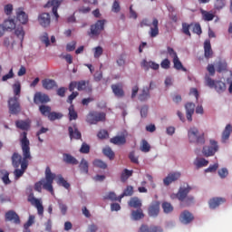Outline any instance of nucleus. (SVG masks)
<instances>
[{
  "instance_id": "nucleus-1",
  "label": "nucleus",
  "mask_w": 232,
  "mask_h": 232,
  "mask_svg": "<svg viewBox=\"0 0 232 232\" xmlns=\"http://www.w3.org/2000/svg\"><path fill=\"white\" fill-rule=\"evenodd\" d=\"M22 140L20 142L22 144V151L23 157L21 154L14 152L12 154V166L15 169L14 170L15 179H20L23 175H24L27 167L29 166V160H33L30 152V141L27 139V133L24 131L22 133Z\"/></svg>"
},
{
  "instance_id": "nucleus-2",
  "label": "nucleus",
  "mask_w": 232,
  "mask_h": 232,
  "mask_svg": "<svg viewBox=\"0 0 232 232\" xmlns=\"http://www.w3.org/2000/svg\"><path fill=\"white\" fill-rule=\"evenodd\" d=\"M44 179H41L38 183H35L34 190L41 193L43 187L44 190L53 195V186L52 185L53 184L55 174L52 173L50 167H47L46 170L44 171Z\"/></svg>"
},
{
  "instance_id": "nucleus-3",
  "label": "nucleus",
  "mask_w": 232,
  "mask_h": 232,
  "mask_svg": "<svg viewBox=\"0 0 232 232\" xmlns=\"http://www.w3.org/2000/svg\"><path fill=\"white\" fill-rule=\"evenodd\" d=\"M2 28H4L6 31H12L14 30V34L16 38L20 41V44L23 43V40H24L25 32L23 29L22 26L16 27V24L14 23V19H7L4 22L3 24H0Z\"/></svg>"
},
{
  "instance_id": "nucleus-4",
  "label": "nucleus",
  "mask_w": 232,
  "mask_h": 232,
  "mask_svg": "<svg viewBox=\"0 0 232 232\" xmlns=\"http://www.w3.org/2000/svg\"><path fill=\"white\" fill-rule=\"evenodd\" d=\"M192 188L187 185V188H179V192L177 193V198L183 202V207H189L193 202H195V198L192 196L188 197L189 191H191Z\"/></svg>"
},
{
  "instance_id": "nucleus-5",
  "label": "nucleus",
  "mask_w": 232,
  "mask_h": 232,
  "mask_svg": "<svg viewBox=\"0 0 232 232\" xmlns=\"http://www.w3.org/2000/svg\"><path fill=\"white\" fill-rule=\"evenodd\" d=\"M188 140L190 143L204 145L206 142L205 133L199 132L196 127H192L188 130Z\"/></svg>"
},
{
  "instance_id": "nucleus-6",
  "label": "nucleus",
  "mask_w": 232,
  "mask_h": 232,
  "mask_svg": "<svg viewBox=\"0 0 232 232\" xmlns=\"http://www.w3.org/2000/svg\"><path fill=\"white\" fill-rule=\"evenodd\" d=\"M140 27H150V32H149L150 38H155V37L159 36V34H160L159 20L157 18H153L151 24H149L148 19H143V21L140 22Z\"/></svg>"
},
{
  "instance_id": "nucleus-7",
  "label": "nucleus",
  "mask_w": 232,
  "mask_h": 232,
  "mask_svg": "<svg viewBox=\"0 0 232 232\" xmlns=\"http://www.w3.org/2000/svg\"><path fill=\"white\" fill-rule=\"evenodd\" d=\"M205 82H206V85L208 86L210 89H215V91H217L218 93H223L227 89L226 83L224 82L214 81L208 75H206Z\"/></svg>"
},
{
  "instance_id": "nucleus-8",
  "label": "nucleus",
  "mask_w": 232,
  "mask_h": 232,
  "mask_svg": "<svg viewBox=\"0 0 232 232\" xmlns=\"http://www.w3.org/2000/svg\"><path fill=\"white\" fill-rule=\"evenodd\" d=\"M106 120V113L91 111L87 115L86 121L91 125H96L98 122H103Z\"/></svg>"
},
{
  "instance_id": "nucleus-9",
  "label": "nucleus",
  "mask_w": 232,
  "mask_h": 232,
  "mask_svg": "<svg viewBox=\"0 0 232 232\" xmlns=\"http://www.w3.org/2000/svg\"><path fill=\"white\" fill-rule=\"evenodd\" d=\"M209 143L210 145H206L202 148L203 157H214L218 150V141L210 140Z\"/></svg>"
},
{
  "instance_id": "nucleus-10",
  "label": "nucleus",
  "mask_w": 232,
  "mask_h": 232,
  "mask_svg": "<svg viewBox=\"0 0 232 232\" xmlns=\"http://www.w3.org/2000/svg\"><path fill=\"white\" fill-rule=\"evenodd\" d=\"M104 24H106V20H99L95 24H92L91 31L88 32V36L92 38L98 37L104 30Z\"/></svg>"
},
{
  "instance_id": "nucleus-11",
  "label": "nucleus",
  "mask_w": 232,
  "mask_h": 232,
  "mask_svg": "<svg viewBox=\"0 0 232 232\" xmlns=\"http://www.w3.org/2000/svg\"><path fill=\"white\" fill-rule=\"evenodd\" d=\"M27 200H28V202L31 203V205L33 207L36 208V210H38V215L43 216V214H44L43 204H42L41 200L34 198V193H31L30 195H28Z\"/></svg>"
},
{
  "instance_id": "nucleus-12",
  "label": "nucleus",
  "mask_w": 232,
  "mask_h": 232,
  "mask_svg": "<svg viewBox=\"0 0 232 232\" xmlns=\"http://www.w3.org/2000/svg\"><path fill=\"white\" fill-rule=\"evenodd\" d=\"M9 111L13 115H16L21 112V105L17 97H12L9 100Z\"/></svg>"
},
{
  "instance_id": "nucleus-13",
  "label": "nucleus",
  "mask_w": 232,
  "mask_h": 232,
  "mask_svg": "<svg viewBox=\"0 0 232 232\" xmlns=\"http://www.w3.org/2000/svg\"><path fill=\"white\" fill-rule=\"evenodd\" d=\"M33 102L38 105V104H45L47 102H50V97L47 94H44L41 92H38L34 94V97L33 98Z\"/></svg>"
},
{
  "instance_id": "nucleus-14",
  "label": "nucleus",
  "mask_w": 232,
  "mask_h": 232,
  "mask_svg": "<svg viewBox=\"0 0 232 232\" xmlns=\"http://www.w3.org/2000/svg\"><path fill=\"white\" fill-rule=\"evenodd\" d=\"M5 221L14 222L15 225H19L21 223V219L14 210H8L5 213Z\"/></svg>"
},
{
  "instance_id": "nucleus-15",
  "label": "nucleus",
  "mask_w": 232,
  "mask_h": 232,
  "mask_svg": "<svg viewBox=\"0 0 232 232\" xmlns=\"http://www.w3.org/2000/svg\"><path fill=\"white\" fill-rule=\"evenodd\" d=\"M181 173L179 172H173L169 173V175L166 176V178L163 179L164 185L168 187L169 185H171L173 182H176L180 179Z\"/></svg>"
},
{
  "instance_id": "nucleus-16",
  "label": "nucleus",
  "mask_w": 232,
  "mask_h": 232,
  "mask_svg": "<svg viewBox=\"0 0 232 232\" xmlns=\"http://www.w3.org/2000/svg\"><path fill=\"white\" fill-rule=\"evenodd\" d=\"M179 220L182 224L188 225L193 220H195V217L189 212L188 210H183V212L180 214V217L179 218Z\"/></svg>"
},
{
  "instance_id": "nucleus-17",
  "label": "nucleus",
  "mask_w": 232,
  "mask_h": 232,
  "mask_svg": "<svg viewBox=\"0 0 232 232\" xmlns=\"http://www.w3.org/2000/svg\"><path fill=\"white\" fill-rule=\"evenodd\" d=\"M61 1H49L46 5H44V8H52L53 14H54L56 20H58V8L61 6Z\"/></svg>"
},
{
  "instance_id": "nucleus-18",
  "label": "nucleus",
  "mask_w": 232,
  "mask_h": 232,
  "mask_svg": "<svg viewBox=\"0 0 232 232\" xmlns=\"http://www.w3.org/2000/svg\"><path fill=\"white\" fill-rule=\"evenodd\" d=\"M39 24L42 27H49L51 24V15L49 13H42L38 16Z\"/></svg>"
},
{
  "instance_id": "nucleus-19",
  "label": "nucleus",
  "mask_w": 232,
  "mask_h": 232,
  "mask_svg": "<svg viewBox=\"0 0 232 232\" xmlns=\"http://www.w3.org/2000/svg\"><path fill=\"white\" fill-rule=\"evenodd\" d=\"M68 132H69V138H71V140H82V132L79 131V129L77 125H74V127L69 126L68 127Z\"/></svg>"
},
{
  "instance_id": "nucleus-20",
  "label": "nucleus",
  "mask_w": 232,
  "mask_h": 232,
  "mask_svg": "<svg viewBox=\"0 0 232 232\" xmlns=\"http://www.w3.org/2000/svg\"><path fill=\"white\" fill-rule=\"evenodd\" d=\"M160 204L159 201H153L152 203H150L148 209L149 216L152 218L158 217L160 214Z\"/></svg>"
},
{
  "instance_id": "nucleus-21",
  "label": "nucleus",
  "mask_w": 232,
  "mask_h": 232,
  "mask_svg": "<svg viewBox=\"0 0 232 232\" xmlns=\"http://www.w3.org/2000/svg\"><path fill=\"white\" fill-rule=\"evenodd\" d=\"M196 104L192 102L186 103V118L189 122L192 121V115L195 113Z\"/></svg>"
},
{
  "instance_id": "nucleus-22",
  "label": "nucleus",
  "mask_w": 232,
  "mask_h": 232,
  "mask_svg": "<svg viewBox=\"0 0 232 232\" xmlns=\"http://www.w3.org/2000/svg\"><path fill=\"white\" fill-rule=\"evenodd\" d=\"M16 20L22 24H26L29 22V16L22 8H19L16 10Z\"/></svg>"
},
{
  "instance_id": "nucleus-23",
  "label": "nucleus",
  "mask_w": 232,
  "mask_h": 232,
  "mask_svg": "<svg viewBox=\"0 0 232 232\" xmlns=\"http://www.w3.org/2000/svg\"><path fill=\"white\" fill-rule=\"evenodd\" d=\"M92 85L90 83V82L88 81H80L77 82V91H85L88 93L92 92Z\"/></svg>"
},
{
  "instance_id": "nucleus-24",
  "label": "nucleus",
  "mask_w": 232,
  "mask_h": 232,
  "mask_svg": "<svg viewBox=\"0 0 232 232\" xmlns=\"http://www.w3.org/2000/svg\"><path fill=\"white\" fill-rule=\"evenodd\" d=\"M225 203H226V198H210L208 201L210 209H216L221 204H225Z\"/></svg>"
},
{
  "instance_id": "nucleus-25",
  "label": "nucleus",
  "mask_w": 232,
  "mask_h": 232,
  "mask_svg": "<svg viewBox=\"0 0 232 232\" xmlns=\"http://www.w3.org/2000/svg\"><path fill=\"white\" fill-rule=\"evenodd\" d=\"M203 49L205 51V58L211 59L213 55V50L211 47V41L206 40L203 44Z\"/></svg>"
},
{
  "instance_id": "nucleus-26",
  "label": "nucleus",
  "mask_w": 232,
  "mask_h": 232,
  "mask_svg": "<svg viewBox=\"0 0 232 232\" xmlns=\"http://www.w3.org/2000/svg\"><path fill=\"white\" fill-rule=\"evenodd\" d=\"M110 143L118 145V146H122L127 143V140L124 135L115 136L110 139Z\"/></svg>"
},
{
  "instance_id": "nucleus-27",
  "label": "nucleus",
  "mask_w": 232,
  "mask_h": 232,
  "mask_svg": "<svg viewBox=\"0 0 232 232\" xmlns=\"http://www.w3.org/2000/svg\"><path fill=\"white\" fill-rule=\"evenodd\" d=\"M111 90L117 98L124 97L123 88L120 83L111 85Z\"/></svg>"
},
{
  "instance_id": "nucleus-28",
  "label": "nucleus",
  "mask_w": 232,
  "mask_h": 232,
  "mask_svg": "<svg viewBox=\"0 0 232 232\" xmlns=\"http://www.w3.org/2000/svg\"><path fill=\"white\" fill-rule=\"evenodd\" d=\"M128 205L130 208H133L136 209H140L142 208V202L137 197L130 198V201L128 202Z\"/></svg>"
},
{
  "instance_id": "nucleus-29",
  "label": "nucleus",
  "mask_w": 232,
  "mask_h": 232,
  "mask_svg": "<svg viewBox=\"0 0 232 232\" xmlns=\"http://www.w3.org/2000/svg\"><path fill=\"white\" fill-rule=\"evenodd\" d=\"M144 218V213L142 208H138L137 210L131 211V219L139 221Z\"/></svg>"
},
{
  "instance_id": "nucleus-30",
  "label": "nucleus",
  "mask_w": 232,
  "mask_h": 232,
  "mask_svg": "<svg viewBox=\"0 0 232 232\" xmlns=\"http://www.w3.org/2000/svg\"><path fill=\"white\" fill-rule=\"evenodd\" d=\"M15 126L22 130L27 131L30 129V122L27 121H16Z\"/></svg>"
},
{
  "instance_id": "nucleus-31",
  "label": "nucleus",
  "mask_w": 232,
  "mask_h": 232,
  "mask_svg": "<svg viewBox=\"0 0 232 232\" xmlns=\"http://www.w3.org/2000/svg\"><path fill=\"white\" fill-rule=\"evenodd\" d=\"M138 99L140 102H147L149 99H150V91L148 89V87L143 88V91H141V93L140 94Z\"/></svg>"
},
{
  "instance_id": "nucleus-32",
  "label": "nucleus",
  "mask_w": 232,
  "mask_h": 232,
  "mask_svg": "<svg viewBox=\"0 0 232 232\" xmlns=\"http://www.w3.org/2000/svg\"><path fill=\"white\" fill-rule=\"evenodd\" d=\"M42 84L44 90H52L56 86L55 82L51 79L43 80Z\"/></svg>"
},
{
  "instance_id": "nucleus-33",
  "label": "nucleus",
  "mask_w": 232,
  "mask_h": 232,
  "mask_svg": "<svg viewBox=\"0 0 232 232\" xmlns=\"http://www.w3.org/2000/svg\"><path fill=\"white\" fill-rule=\"evenodd\" d=\"M9 175H10V173L8 172V170H5V169L0 170V179H2L3 183L5 185L11 184Z\"/></svg>"
},
{
  "instance_id": "nucleus-34",
  "label": "nucleus",
  "mask_w": 232,
  "mask_h": 232,
  "mask_svg": "<svg viewBox=\"0 0 232 232\" xmlns=\"http://www.w3.org/2000/svg\"><path fill=\"white\" fill-rule=\"evenodd\" d=\"M63 162L71 165H78L79 161L71 154H63Z\"/></svg>"
},
{
  "instance_id": "nucleus-35",
  "label": "nucleus",
  "mask_w": 232,
  "mask_h": 232,
  "mask_svg": "<svg viewBox=\"0 0 232 232\" xmlns=\"http://www.w3.org/2000/svg\"><path fill=\"white\" fill-rule=\"evenodd\" d=\"M230 133H232V125L227 124L225 130H223L222 132V142H226V140H228Z\"/></svg>"
},
{
  "instance_id": "nucleus-36",
  "label": "nucleus",
  "mask_w": 232,
  "mask_h": 232,
  "mask_svg": "<svg viewBox=\"0 0 232 232\" xmlns=\"http://www.w3.org/2000/svg\"><path fill=\"white\" fill-rule=\"evenodd\" d=\"M143 66H144V68H146V70H149V68H150L154 71H157V70L160 69V64L157 63H153L151 61L147 62V61L144 60Z\"/></svg>"
},
{
  "instance_id": "nucleus-37",
  "label": "nucleus",
  "mask_w": 232,
  "mask_h": 232,
  "mask_svg": "<svg viewBox=\"0 0 232 232\" xmlns=\"http://www.w3.org/2000/svg\"><path fill=\"white\" fill-rule=\"evenodd\" d=\"M208 163V160H206L204 158H197L194 161V165L197 166L198 169L206 167Z\"/></svg>"
},
{
  "instance_id": "nucleus-38",
  "label": "nucleus",
  "mask_w": 232,
  "mask_h": 232,
  "mask_svg": "<svg viewBox=\"0 0 232 232\" xmlns=\"http://www.w3.org/2000/svg\"><path fill=\"white\" fill-rule=\"evenodd\" d=\"M79 168H80L81 173L88 174L89 165H88V161L86 160H84V159L81 160Z\"/></svg>"
},
{
  "instance_id": "nucleus-39",
  "label": "nucleus",
  "mask_w": 232,
  "mask_h": 232,
  "mask_svg": "<svg viewBox=\"0 0 232 232\" xmlns=\"http://www.w3.org/2000/svg\"><path fill=\"white\" fill-rule=\"evenodd\" d=\"M173 67L177 71L186 72V68L184 67L183 63L180 62L179 58L173 59Z\"/></svg>"
},
{
  "instance_id": "nucleus-40",
  "label": "nucleus",
  "mask_w": 232,
  "mask_h": 232,
  "mask_svg": "<svg viewBox=\"0 0 232 232\" xmlns=\"http://www.w3.org/2000/svg\"><path fill=\"white\" fill-rule=\"evenodd\" d=\"M132 173H133L132 170H128L127 169H125L123 170V172H121V181L126 182L128 180V179L132 176Z\"/></svg>"
},
{
  "instance_id": "nucleus-41",
  "label": "nucleus",
  "mask_w": 232,
  "mask_h": 232,
  "mask_svg": "<svg viewBox=\"0 0 232 232\" xmlns=\"http://www.w3.org/2000/svg\"><path fill=\"white\" fill-rule=\"evenodd\" d=\"M133 195V188L132 186H128L127 188L124 189L123 193L120 196V202L124 197H131Z\"/></svg>"
},
{
  "instance_id": "nucleus-42",
  "label": "nucleus",
  "mask_w": 232,
  "mask_h": 232,
  "mask_svg": "<svg viewBox=\"0 0 232 232\" xmlns=\"http://www.w3.org/2000/svg\"><path fill=\"white\" fill-rule=\"evenodd\" d=\"M103 154L105 157H108L110 160H112L115 158V153L110 147L103 149Z\"/></svg>"
},
{
  "instance_id": "nucleus-43",
  "label": "nucleus",
  "mask_w": 232,
  "mask_h": 232,
  "mask_svg": "<svg viewBox=\"0 0 232 232\" xmlns=\"http://www.w3.org/2000/svg\"><path fill=\"white\" fill-rule=\"evenodd\" d=\"M227 70V63L219 61L217 64V72L221 73L222 72H226Z\"/></svg>"
},
{
  "instance_id": "nucleus-44",
  "label": "nucleus",
  "mask_w": 232,
  "mask_h": 232,
  "mask_svg": "<svg viewBox=\"0 0 232 232\" xmlns=\"http://www.w3.org/2000/svg\"><path fill=\"white\" fill-rule=\"evenodd\" d=\"M48 117V120L51 121H54L56 120L62 119L63 115L61 112H50L49 114L46 115Z\"/></svg>"
},
{
  "instance_id": "nucleus-45",
  "label": "nucleus",
  "mask_w": 232,
  "mask_h": 232,
  "mask_svg": "<svg viewBox=\"0 0 232 232\" xmlns=\"http://www.w3.org/2000/svg\"><path fill=\"white\" fill-rule=\"evenodd\" d=\"M78 119V113L74 111V106L71 105L69 107V121H75Z\"/></svg>"
},
{
  "instance_id": "nucleus-46",
  "label": "nucleus",
  "mask_w": 232,
  "mask_h": 232,
  "mask_svg": "<svg viewBox=\"0 0 232 232\" xmlns=\"http://www.w3.org/2000/svg\"><path fill=\"white\" fill-rule=\"evenodd\" d=\"M192 28V24H188L186 23L182 24V34H185V35L191 37V33L189 30Z\"/></svg>"
},
{
  "instance_id": "nucleus-47",
  "label": "nucleus",
  "mask_w": 232,
  "mask_h": 232,
  "mask_svg": "<svg viewBox=\"0 0 232 232\" xmlns=\"http://www.w3.org/2000/svg\"><path fill=\"white\" fill-rule=\"evenodd\" d=\"M58 185L63 186L66 189L70 188L71 187L70 183H68L62 175L58 176Z\"/></svg>"
},
{
  "instance_id": "nucleus-48",
  "label": "nucleus",
  "mask_w": 232,
  "mask_h": 232,
  "mask_svg": "<svg viewBox=\"0 0 232 232\" xmlns=\"http://www.w3.org/2000/svg\"><path fill=\"white\" fill-rule=\"evenodd\" d=\"M92 164H93V166H95L96 168H99L101 169H106L108 167L107 163H105L104 161L100 160H93Z\"/></svg>"
},
{
  "instance_id": "nucleus-49",
  "label": "nucleus",
  "mask_w": 232,
  "mask_h": 232,
  "mask_svg": "<svg viewBox=\"0 0 232 232\" xmlns=\"http://www.w3.org/2000/svg\"><path fill=\"white\" fill-rule=\"evenodd\" d=\"M162 210H164V213L168 214L173 211V207L170 203L165 201L161 205Z\"/></svg>"
},
{
  "instance_id": "nucleus-50",
  "label": "nucleus",
  "mask_w": 232,
  "mask_h": 232,
  "mask_svg": "<svg viewBox=\"0 0 232 232\" xmlns=\"http://www.w3.org/2000/svg\"><path fill=\"white\" fill-rule=\"evenodd\" d=\"M104 200H111L116 201L118 200L120 202V197H116L115 192H109L108 195L103 197Z\"/></svg>"
},
{
  "instance_id": "nucleus-51",
  "label": "nucleus",
  "mask_w": 232,
  "mask_h": 232,
  "mask_svg": "<svg viewBox=\"0 0 232 232\" xmlns=\"http://www.w3.org/2000/svg\"><path fill=\"white\" fill-rule=\"evenodd\" d=\"M14 44V40L13 37H5L4 39V46H5L6 48H13Z\"/></svg>"
},
{
  "instance_id": "nucleus-52",
  "label": "nucleus",
  "mask_w": 232,
  "mask_h": 232,
  "mask_svg": "<svg viewBox=\"0 0 232 232\" xmlns=\"http://www.w3.org/2000/svg\"><path fill=\"white\" fill-rule=\"evenodd\" d=\"M39 111H40V112H42V114L44 116H47V114L52 113L51 112V111H52L51 107L50 106H46V105L40 106L39 107Z\"/></svg>"
},
{
  "instance_id": "nucleus-53",
  "label": "nucleus",
  "mask_w": 232,
  "mask_h": 232,
  "mask_svg": "<svg viewBox=\"0 0 232 232\" xmlns=\"http://www.w3.org/2000/svg\"><path fill=\"white\" fill-rule=\"evenodd\" d=\"M202 16H203V20L208 22L213 21L215 17V15L211 12H206V11L202 12Z\"/></svg>"
},
{
  "instance_id": "nucleus-54",
  "label": "nucleus",
  "mask_w": 232,
  "mask_h": 232,
  "mask_svg": "<svg viewBox=\"0 0 232 232\" xmlns=\"http://www.w3.org/2000/svg\"><path fill=\"white\" fill-rule=\"evenodd\" d=\"M140 150L145 152V153H148L149 151H150V145H149L147 140H143L141 141Z\"/></svg>"
},
{
  "instance_id": "nucleus-55",
  "label": "nucleus",
  "mask_w": 232,
  "mask_h": 232,
  "mask_svg": "<svg viewBox=\"0 0 232 232\" xmlns=\"http://www.w3.org/2000/svg\"><path fill=\"white\" fill-rule=\"evenodd\" d=\"M97 138H99L100 140H105L110 138V134L106 130H101L99 133H97Z\"/></svg>"
},
{
  "instance_id": "nucleus-56",
  "label": "nucleus",
  "mask_w": 232,
  "mask_h": 232,
  "mask_svg": "<svg viewBox=\"0 0 232 232\" xmlns=\"http://www.w3.org/2000/svg\"><path fill=\"white\" fill-rule=\"evenodd\" d=\"M40 40L42 41V43L44 44L46 47L50 46V39H49V34L47 33H44L42 37H40Z\"/></svg>"
},
{
  "instance_id": "nucleus-57",
  "label": "nucleus",
  "mask_w": 232,
  "mask_h": 232,
  "mask_svg": "<svg viewBox=\"0 0 232 232\" xmlns=\"http://www.w3.org/2000/svg\"><path fill=\"white\" fill-rule=\"evenodd\" d=\"M191 29L193 34H197L198 35H200L202 34L201 26L199 24H192Z\"/></svg>"
},
{
  "instance_id": "nucleus-58",
  "label": "nucleus",
  "mask_w": 232,
  "mask_h": 232,
  "mask_svg": "<svg viewBox=\"0 0 232 232\" xmlns=\"http://www.w3.org/2000/svg\"><path fill=\"white\" fill-rule=\"evenodd\" d=\"M14 93L15 96H19L21 94V83L19 82H16L14 86Z\"/></svg>"
},
{
  "instance_id": "nucleus-59",
  "label": "nucleus",
  "mask_w": 232,
  "mask_h": 232,
  "mask_svg": "<svg viewBox=\"0 0 232 232\" xmlns=\"http://www.w3.org/2000/svg\"><path fill=\"white\" fill-rule=\"evenodd\" d=\"M218 174L219 178L226 179L228 176V169L227 168H222L221 169H219L218 171Z\"/></svg>"
},
{
  "instance_id": "nucleus-60",
  "label": "nucleus",
  "mask_w": 232,
  "mask_h": 232,
  "mask_svg": "<svg viewBox=\"0 0 232 232\" xmlns=\"http://www.w3.org/2000/svg\"><path fill=\"white\" fill-rule=\"evenodd\" d=\"M90 145H87L86 143H82V145L80 148V152L83 153V154H87L90 153Z\"/></svg>"
},
{
  "instance_id": "nucleus-61",
  "label": "nucleus",
  "mask_w": 232,
  "mask_h": 232,
  "mask_svg": "<svg viewBox=\"0 0 232 232\" xmlns=\"http://www.w3.org/2000/svg\"><path fill=\"white\" fill-rule=\"evenodd\" d=\"M14 76V70L11 69L10 72H9V73H7V74H5V75H3L2 81H3V82H7L8 80L13 79Z\"/></svg>"
},
{
  "instance_id": "nucleus-62",
  "label": "nucleus",
  "mask_w": 232,
  "mask_h": 232,
  "mask_svg": "<svg viewBox=\"0 0 232 232\" xmlns=\"http://www.w3.org/2000/svg\"><path fill=\"white\" fill-rule=\"evenodd\" d=\"M218 169V163H214L206 169L205 172H216Z\"/></svg>"
},
{
  "instance_id": "nucleus-63",
  "label": "nucleus",
  "mask_w": 232,
  "mask_h": 232,
  "mask_svg": "<svg viewBox=\"0 0 232 232\" xmlns=\"http://www.w3.org/2000/svg\"><path fill=\"white\" fill-rule=\"evenodd\" d=\"M137 232H150V227L146 224H142Z\"/></svg>"
},
{
  "instance_id": "nucleus-64",
  "label": "nucleus",
  "mask_w": 232,
  "mask_h": 232,
  "mask_svg": "<svg viewBox=\"0 0 232 232\" xmlns=\"http://www.w3.org/2000/svg\"><path fill=\"white\" fill-rule=\"evenodd\" d=\"M150 232H164L163 228L160 226H150Z\"/></svg>"
}]
</instances>
